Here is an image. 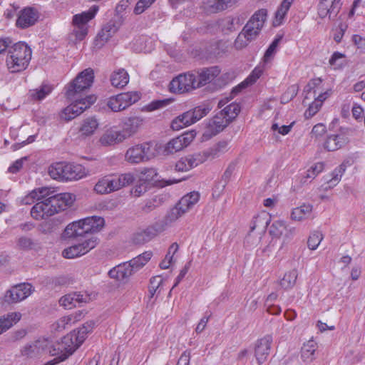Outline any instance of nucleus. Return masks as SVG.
I'll list each match as a JSON object with an SVG mask.
<instances>
[{"mask_svg": "<svg viewBox=\"0 0 365 365\" xmlns=\"http://www.w3.org/2000/svg\"><path fill=\"white\" fill-rule=\"evenodd\" d=\"M267 14V10L262 9L252 16L235 41L237 49L245 48L257 38L266 21Z\"/></svg>", "mask_w": 365, "mask_h": 365, "instance_id": "nucleus-1", "label": "nucleus"}, {"mask_svg": "<svg viewBox=\"0 0 365 365\" xmlns=\"http://www.w3.org/2000/svg\"><path fill=\"white\" fill-rule=\"evenodd\" d=\"M31 48L23 42L14 44L8 50L6 63L11 73H18L24 71L31 59Z\"/></svg>", "mask_w": 365, "mask_h": 365, "instance_id": "nucleus-2", "label": "nucleus"}, {"mask_svg": "<svg viewBox=\"0 0 365 365\" xmlns=\"http://www.w3.org/2000/svg\"><path fill=\"white\" fill-rule=\"evenodd\" d=\"M105 220L99 216H91L68 224L63 232L65 237H83L98 232L104 227Z\"/></svg>", "mask_w": 365, "mask_h": 365, "instance_id": "nucleus-3", "label": "nucleus"}, {"mask_svg": "<svg viewBox=\"0 0 365 365\" xmlns=\"http://www.w3.org/2000/svg\"><path fill=\"white\" fill-rule=\"evenodd\" d=\"M134 180L135 177L131 173L108 175L98 180L94 186V190L98 194H108L130 185Z\"/></svg>", "mask_w": 365, "mask_h": 365, "instance_id": "nucleus-4", "label": "nucleus"}, {"mask_svg": "<svg viewBox=\"0 0 365 365\" xmlns=\"http://www.w3.org/2000/svg\"><path fill=\"white\" fill-rule=\"evenodd\" d=\"M210 110L211 108L207 105L197 106L174 118L171 122V128L174 130H179L189 126L207 115Z\"/></svg>", "mask_w": 365, "mask_h": 365, "instance_id": "nucleus-5", "label": "nucleus"}, {"mask_svg": "<svg viewBox=\"0 0 365 365\" xmlns=\"http://www.w3.org/2000/svg\"><path fill=\"white\" fill-rule=\"evenodd\" d=\"M98 11V6H92L86 11L76 14L73 16L72 24L73 30L72 35L76 37V42L82 41L88 34V23L92 20Z\"/></svg>", "mask_w": 365, "mask_h": 365, "instance_id": "nucleus-6", "label": "nucleus"}, {"mask_svg": "<svg viewBox=\"0 0 365 365\" xmlns=\"http://www.w3.org/2000/svg\"><path fill=\"white\" fill-rule=\"evenodd\" d=\"M93 78L94 73L91 68H87L81 72L67 86L66 92L67 98L73 99L75 96H81V93L91 86Z\"/></svg>", "mask_w": 365, "mask_h": 365, "instance_id": "nucleus-7", "label": "nucleus"}, {"mask_svg": "<svg viewBox=\"0 0 365 365\" xmlns=\"http://www.w3.org/2000/svg\"><path fill=\"white\" fill-rule=\"evenodd\" d=\"M155 153L150 143L138 144L128 148L125 155V159L131 164H138L147 161L153 158Z\"/></svg>", "mask_w": 365, "mask_h": 365, "instance_id": "nucleus-8", "label": "nucleus"}, {"mask_svg": "<svg viewBox=\"0 0 365 365\" xmlns=\"http://www.w3.org/2000/svg\"><path fill=\"white\" fill-rule=\"evenodd\" d=\"M199 88L197 77L192 73L180 74L169 84V90L174 93H184Z\"/></svg>", "mask_w": 365, "mask_h": 365, "instance_id": "nucleus-9", "label": "nucleus"}, {"mask_svg": "<svg viewBox=\"0 0 365 365\" xmlns=\"http://www.w3.org/2000/svg\"><path fill=\"white\" fill-rule=\"evenodd\" d=\"M296 233V228L289 226L284 220H276L269 228V235L272 237L282 238L280 249L288 245Z\"/></svg>", "mask_w": 365, "mask_h": 365, "instance_id": "nucleus-10", "label": "nucleus"}, {"mask_svg": "<svg viewBox=\"0 0 365 365\" xmlns=\"http://www.w3.org/2000/svg\"><path fill=\"white\" fill-rule=\"evenodd\" d=\"M353 132V129L348 127H341L337 133L327 135L324 148L327 151H336L339 150L349 143L348 135Z\"/></svg>", "mask_w": 365, "mask_h": 365, "instance_id": "nucleus-11", "label": "nucleus"}, {"mask_svg": "<svg viewBox=\"0 0 365 365\" xmlns=\"http://www.w3.org/2000/svg\"><path fill=\"white\" fill-rule=\"evenodd\" d=\"M34 291V287L29 283L16 284L6 291L5 302L9 304L18 303L26 299Z\"/></svg>", "mask_w": 365, "mask_h": 365, "instance_id": "nucleus-12", "label": "nucleus"}, {"mask_svg": "<svg viewBox=\"0 0 365 365\" xmlns=\"http://www.w3.org/2000/svg\"><path fill=\"white\" fill-rule=\"evenodd\" d=\"M195 136L196 132L195 130L185 132L183 134L170 140L165 145L164 151L167 154L174 153L180 151L189 145L195 139Z\"/></svg>", "mask_w": 365, "mask_h": 365, "instance_id": "nucleus-13", "label": "nucleus"}, {"mask_svg": "<svg viewBox=\"0 0 365 365\" xmlns=\"http://www.w3.org/2000/svg\"><path fill=\"white\" fill-rule=\"evenodd\" d=\"M50 197L48 196L45 200L36 202L31 210L32 217L36 220H43L56 214V210L53 204L49 202Z\"/></svg>", "mask_w": 365, "mask_h": 365, "instance_id": "nucleus-14", "label": "nucleus"}, {"mask_svg": "<svg viewBox=\"0 0 365 365\" xmlns=\"http://www.w3.org/2000/svg\"><path fill=\"white\" fill-rule=\"evenodd\" d=\"M144 118L140 116H130L125 118L122 122V130H120L123 140L130 138L135 135L142 127Z\"/></svg>", "mask_w": 365, "mask_h": 365, "instance_id": "nucleus-15", "label": "nucleus"}, {"mask_svg": "<svg viewBox=\"0 0 365 365\" xmlns=\"http://www.w3.org/2000/svg\"><path fill=\"white\" fill-rule=\"evenodd\" d=\"M81 345L76 340L75 333L71 331L62 338L61 342L56 345L54 350L58 351L63 359L72 354Z\"/></svg>", "mask_w": 365, "mask_h": 365, "instance_id": "nucleus-16", "label": "nucleus"}, {"mask_svg": "<svg viewBox=\"0 0 365 365\" xmlns=\"http://www.w3.org/2000/svg\"><path fill=\"white\" fill-rule=\"evenodd\" d=\"M272 341L273 339L271 335H266L257 341L255 347V356L259 364L267 360L270 353Z\"/></svg>", "mask_w": 365, "mask_h": 365, "instance_id": "nucleus-17", "label": "nucleus"}, {"mask_svg": "<svg viewBox=\"0 0 365 365\" xmlns=\"http://www.w3.org/2000/svg\"><path fill=\"white\" fill-rule=\"evenodd\" d=\"M50 201L53 204L56 213L71 207L75 200V196L69 192H63L49 195Z\"/></svg>", "mask_w": 365, "mask_h": 365, "instance_id": "nucleus-18", "label": "nucleus"}, {"mask_svg": "<svg viewBox=\"0 0 365 365\" xmlns=\"http://www.w3.org/2000/svg\"><path fill=\"white\" fill-rule=\"evenodd\" d=\"M38 18L37 11L31 7L22 9L16 20V26L21 29H26L35 24Z\"/></svg>", "mask_w": 365, "mask_h": 365, "instance_id": "nucleus-19", "label": "nucleus"}, {"mask_svg": "<svg viewBox=\"0 0 365 365\" xmlns=\"http://www.w3.org/2000/svg\"><path fill=\"white\" fill-rule=\"evenodd\" d=\"M341 0H321L318 5V14L321 18L336 16L341 9Z\"/></svg>", "mask_w": 365, "mask_h": 365, "instance_id": "nucleus-20", "label": "nucleus"}, {"mask_svg": "<svg viewBox=\"0 0 365 365\" xmlns=\"http://www.w3.org/2000/svg\"><path fill=\"white\" fill-rule=\"evenodd\" d=\"M229 150L228 142L220 141L212 147L200 153L202 163L220 158Z\"/></svg>", "mask_w": 365, "mask_h": 365, "instance_id": "nucleus-21", "label": "nucleus"}, {"mask_svg": "<svg viewBox=\"0 0 365 365\" xmlns=\"http://www.w3.org/2000/svg\"><path fill=\"white\" fill-rule=\"evenodd\" d=\"M99 123L94 117L83 119L78 128L79 138L86 140L93 136L98 129Z\"/></svg>", "mask_w": 365, "mask_h": 365, "instance_id": "nucleus-22", "label": "nucleus"}, {"mask_svg": "<svg viewBox=\"0 0 365 365\" xmlns=\"http://www.w3.org/2000/svg\"><path fill=\"white\" fill-rule=\"evenodd\" d=\"M54 190L49 187H41L33 190L27 195L22 198L21 202L24 205H31L34 202H40L51 194L54 193Z\"/></svg>", "mask_w": 365, "mask_h": 365, "instance_id": "nucleus-23", "label": "nucleus"}, {"mask_svg": "<svg viewBox=\"0 0 365 365\" xmlns=\"http://www.w3.org/2000/svg\"><path fill=\"white\" fill-rule=\"evenodd\" d=\"M86 175V169L81 165L64 163L63 181L78 180Z\"/></svg>", "mask_w": 365, "mask_h": 365, "instance_id": "nucleus-24", "label": "nucleus"}, {"mask_svg": "<svg viewBox=\"0 0 365 365\" xmlns=\"http://www.w3.org/2000/svg\"><path fill=\"white\" fill-rule=\"evenodd\" d=\"M200 153L180 158L175 164V170L186 172L202 163Z\"/></svg>", "mask_w": 365, "mask_h": 365, "instance_id": "nucleus-25", "label": "nucleus"}, {"mask_svg": "<svg viewBox=\"0 0 365 365\" xmlns=\"http://www.w3.org/2000/svg\"><path fill=\"white\" fill-rule=\"evenodd\" d=\"M73 102L69 105L73 107L78 116L81 115L85 110L88 108L96 101V97L94 96H87L82 98L81 95L75 96V98L70 99Z\"/></svg>", "mask_w": 365, "mask_h": 365, "instance_id": "nucleus-26", "label": "nucleus"}, {"mask_svg": "<svg viewBox=\"0 0 365 365\" xmlns=\"http://www.w3.org/2000/svg\"><path fill=\"white\" fill-rule=\"evenodd\" d=\"M124 141L120 130L113 128L106 130L99 138V143L103 146H110Z\"/></svg>", "mask_w": 365, "mask_h": 365, "instance_id": "nucleus-27", "label": "nucleus"}, {"mask_svg": "<svg viewBox=\"0 0 365 365\" xmlns=\"http://www.w3.org/2000/svg\"><path fill=\"white\" fill-rule=\"evenodd\" d=\"M133 272V268L131 267L128 262H126L111 269L108 274L110 278L123 280L131 276Z\"/></svg>", "mask_w": 365, "mask_h": 365, "instance_id": "nucleus-28", "label": "nucleus"}, {"mask_svg": "<svg viewBox=\"0 0 365 365\" xmlns=\"http://www.w3.org/2000/svg\"><path fill=\"white\" fill-rule=\"evenodd\" d=\"M270 222V216L267 212H261L255 216L250 223L251 232L257 230L256 232L263 235Z\"/></svg>", "mask_w": 365, "mask_h": 365, "instance_id": "nucleus-29", "label": "nucleus"}, {"mask_svg": "<svg viewBox=\"0 0 365 365\" xmlns=\"http://www.w3.org/2000/svg\"><path fill=\"white\" fill-rule=\"evenodd\" d=\"M164 230L165 227L161 222L157 223L155 226L148 227L138 232L135 236V241L139 243L147 242Z\"/></svg>", "mask_w": 365, "mask_h": 365, "instance_id": "nucleus-30", "label": "nucleus"}, {"mask_svg": "<svg viewBox=\"0 0 365 365\" xmlns=\"http://www.w3.org/2000/svg\"><path fill=\"white\" fill-rule=\"evenodd\" d=\"M21 318L20 312H10L0 317V334L9 329Z\"/></svg>", "mask_w": 365, "mask_h": 365, "instance_id": "nucleus-31", "label": "nucleus"}, {"mask_svg": "<svg viewBox=\"0 0 365 365\" xmlns=\"http://www.w3.org/2000/svg\"><path fill=\"white\" fill-rule=\"evenodd\" d=\"M83 302H86L83 295L76 292L66 294L59 299L60 305L68 309H71Z\"/></svg>", "mask_w": 365, "mask_h": 365, "instance_id": "nucleus-32", "label": "nucleus"}, {"mask_svg": "<svg viewBox=\"0 0 365 365\" xmlns=\"http://www.w3.org/2000/svg\"><path fill=\"white\" fill-rule=\"evenodd\" d=\"M200 193L196 191L190 192L184 195L178 202L179 209H182L185 213L188 212L200 200Z\"/></svg>", "mask_w": 365, "mask_h": 365, "instance_id": "nucleus-33", "label": "nucleus"}, {"mask_svg": "<svg viewBox=\"0 0 365 365\" xmlns=\"http://www.w3.org/2000/svg\"><path fill=\"white\" fill-rule=\"evenodd\" d=\"M245 19L241 15L227 16L221 21L220 26L224 31H235L243 24Z\"/></svg>", "mask_w": 365, "mask_h": 365, "instance_id": "nucleus-34", "label": "nucleus"}, {"mask_svg": "<svg viewBox=\"0 0 365 365\" xmlns=\"http://www.w3.org/2000/svg\"><path fill=\"white\" fill-rule=\"evenodd\" d=\"M313 207L310 204H303L294 208L291 213V219L294 221H302L308 219L312 212Z\"/></svg>", "mask_w": 365, "mask_h": 365, "instance_id": "nucleus-35", "label": "nucleus"}, {"mask_svg": "<svg viewBox=\"0 0 365 365\" xmlns=\"http://www.w3.org/2000/svg\"><path fill=\"white\" fill-rule=\"evenodd\" d=\"M120 22L110 20L101 29L98 34V38L102 41H107L118 30Z\"/></svg>", "mask_w": 365, "mask_h": 365, "instance_id": "nucleus-36", "label": "nucleus"}, {"mask_svg": "<svg viewBox=\"0 0 365 365\" xmlns=\"http://www.w3.org/2000/svg\"><path fill=\"white\" fill-rule=\"evenodd\" d=\"M79 314H71L65 316L58 319L53 325L52 327L55 331H61L66 329L70 328L73 324L79 320Z\"/></svg>", "mask_w": 365, "mask_h": 365, "instance_id": "nucleus-37", "label": "nucleus"}, {"mask_svg": "<svg viewBox=\"0 0 365 365\" xmlns=\"http://www.w3.org/2000/svg\"><path fill=\"white\" fill-rule=\"evenodd\" d=\"M220 73V70L217 66L210 67L202 71L198 76V81L197 84H199V87L206 85L210 83L215 77H217Z\"/></svg>", "mask_w": 365, "mask_h": 365, "instance_id": "nucleus-38", "label": "nucleus"}, {"mask_svg": "<svg viewBox=\"0 0 365 365\" xmlns=\"http://www.w3.org/2000/svg\"><path fill=\"white\" fill-rule=\"evenodd\" d=\"M110 80L113 86L122 88L128 83L129 76L125 70L119 69L111 74Z\"/></svg>", "mask_w": 365, "mask_h": 365, "instance_id": "nucleus-39", "label": "nucleus"}, {"mask_svg": "<svg viewBox=\"0 0 365 365\" xmlns=\"http://www.w3.org/2000/svg\"><path fill=\"white\" fill-rule=\"evenodd\" d=\"M317 347V343L314 340H309L303 344L301 349V357L304 362L309 363L314 359Z\"/></svg>", "mask_w": 365, "mask_h": 365, "instance_id": "nucleus-40", "label": "nucleus"}, {"mask_svg": "<svg viewBox=\"0 0 365 365\" xmlns=\"http://www.w3.org/2000/svg\"><path fill=\"white\" fill-rule=\"evenodd\" d=\"M262 74V70L259 68H255L252 71L250 75L243 82H242L237 87H235L232 89V94L236 95L242 88H245L250 85H252L261 76Z\"/></svg>", "mask_w": 365, "mask_h": 365, "instance_id": "nucleus-41", "label": "nucleus"}, {"mask_svg": "<svg viewBox=\"0 0 365 365\" xmlns=\"http://www.w3.org/2000/svg\"><path fill=\"white\" fill-rule=\"evenodd\" d=\"M94 327L95 322L93 321H88L83 324L77 331H73V333H75L76 340L80 345L85 341L87 334L93 331Z\"/></svg>", "mask_w": 365, "mask_h": 365, "instance_id": "nucleus-42", "label": "nucleus"}, {"mask_svg": "<svg viewBox=\"0 0 365 365\" xmlns=\"http://www.w3.org/2000/svg\"><path fill=\"white\" fill-rule=\"evenodd\" d=\"M120 100L121 105L124 108L130 107L140 99V93L137 91H130L118 94Z\"/></svg>", "mask_w": 365, "mask_h": 365, "instance_id": "nucleus-43", "label": "nucleus"}, {"mask_svg": "<svg viewBox=\"0 0 365 365\" xmlns=\"http://www.w3.org/2000/svg\"><path fill=\"white\" fill-rule=\"evenodd\" d=\"M153 253L150 251H146L136 257H134L128 262L130 263L133 271L138 270L143 267L152 257Z\"/></svg>", "mask_w": 365, "mask_h": 365, "instance_id": "nucleus-44", "label": "nucleus"}, {"mask_svg": "<svg viewBox=\"0 0 365 365\" xmlns=\"http://www.w3.org/2000/svg\"><path fill=\"white\" fill-rule=\"evenodd\" d=\"M346 166L341 164L336 167L331 173V178L327 181V186L325 189L331 188L336 186L341 180L342 175L345 173Z\"/></svg>", "mask_w": 365, "mask_h": 365, "instance_id": "nucleus-45", "label": "nucleus"}, {"mask_svg": "<svg viewBox=\"0 0 365 365\" xmlns=\"http://www.w3.org/2000/svg\"><path fill=\"white\" fill-rule=\"evenodd\" d=\"M180 206L177 204L173 208L170 210V211L167 214L163 221L161 222L163 227L165 228L167 226L170 225L171 223L178 220L180 217H182L185 212L182 210V209H179Z\"/></svg>", "mask_w": 365, "mask_h": 365, "instance_id": "nucleus-46", "label": "nucleus"}, {"mask_svg": "<svg viewBox=\"0 0 365 365\" xmlns=\"http://www.w3.org/2000/svg\"><path fill=\"white\" fill-rule=\"evenodd\" d=\"M294 0H283L275 13V21L280 24Z\"/></svg>", "mask_w": 365, "mask_h": 365, "instance_id": "nucleus-47", "label": "nucleus"}, {"mask_svg": "<svg viewBox=\"0 0 365 365\" xmlns=\"http://www.w3.org/2000/svg\"><path fill=\"white\" fill-rule=\"evenodd\" d=\"M53 88L47 84L42 85L39 88L30 91V95L32 99L41 101L51 93Z\"/></svg>", "mask_w": 365, "mask_h": 365, "instance_id": "nucleus-48", "label": "nucleus"}, {"mask_svg": "<svg viewBox=\"0 0 365 365\" xmlns=\"http://www.w3.org/2000/svg\"><path fill=\"white\" fill-rule=\"evenodd\" d=\"M297 272L293 269L287 272L280 280V286L285 289L292 288L296 283Z\"/></svg>", "mask_w": 365, "mask_h": 365, "instance_id": "nucleus-49", "label": "nucleus"}, {"mask_svg": "<svg viewBox=\"0 0 365 365\" xmlns=\"http://www.w3.org/2000/svg\"><path fill=\"white\" fill-rule=\"evenodd\" d=\"M64 163H56L49 166L48 174L54 180L63 181Z\"/></svg>", "mask_w": 365, "mask_h": 365, "instance_id": "nucleus-50", "label": "nucleus"}, {"mask_svg": "<svg viewBox=\"0 0 365 365\" xmlns=\"http://www.w3.org/2000/svg\"><path fill=\"white\" fill-rule=\"evenodd\" d=\"M202 7L208 14H216L222 11L220 0H203Z\"/></svg>", "mask_w": 365, "mask_h": 365, "instance_id": "nucleus-51", "label": "nucleus"}, {"mask_svg": "<svg viewBox=\"0 0 365 365\" xmlns=\"http://www.w3.org/2000/svg\"><path fill=\"white\" fill-rule=\"evenodd\" d=\"M240 111V107L239 104L236 103H231L225 107L220 112L225 116V118L232 121L237 116Z\"/></svg>", "mask_w": 365, "mask_h": 365, "instance_id": "nucleus-52", "label": "nucleus"}, {"mask_svg": "<svg viewBox=\"0 0 365 365\" xmlns=\"http://www.w3.org/2000/svg\"><path fill=\"white\" fill-rule=\"evenodd\" d=\"M18 246L24 250H37L40 248V244L28 237H21L18 240Z\"/></svg>", "mask_w": 365, "mask_h": 365, "instance_id": "nucleus-53", "label": "nucleus"}, {"mask_svg": "<svg viewBox=\"0 0 365 365\" xmlns=\"http://www.w3.org/2000/svg\"><path fill=\"white\" fill-rule=\"evenodd\" d=\"M231 121L225 118L221 112L217 113L210 121L209 125L215 126L217 131L223 130Z\"/></svg>", "mask_w": 365, "mask_h": 365, "instance_id": "nucleus-54", "label": "nucleus"}, {"mask_svg": "<svg viewBox=\"0 0 365 365\" xmlns=\"http://www.w3.org/2000/svg\"><path fill=\"white\" fill-rule=\"evenodd\" d=\"M63 257L67 259H73L83 255L81 246L78 244L72 245L63 250L62 252Z\"/></svg>", "mask_w": 365, "mask_h": 365, "instance_id": "nucleus-55", "label": "nucleus"}, {"mask_svg": "<svg viewBox=\"0 0 365 365\" xmlns=\"http://www.w3.org/2000/svg\"><path fill=\"white\" fill-rule=\"evenodd\" d=\"M98 243V239L96 236H91L86 238L81 242L78 243L82 250L83 255L88 253L90 250L96 247Z\"/></svg>", "mask_w": 365, "mask_h": 365, "instance_id": "nucleus-56", "label": "nucleus"}, {"mask_svg": "<svg viewBox=\"0 0 365 365\" xmlns=\"http://www.w3.org/2000/svg\"><path fill=\"white\" fill-rule=\"evenodd\" d=\"M280 38H275L269 45L263 57V61L264 63H268L273 58L277 52V48L280 42Z\"/></svg>", "mask_w": 365, "mask_h": 365, "instance_id": "nucleus-57", "label": "nucleus"}, {"mask_svg": "<svg viewBox=\"0 0 365 365\" xmlns=\"http://www.w3.org/2000/svg\"><path fill=\"white\" fill-rule=\"evenodd\" d=\"M322 239H323V235L321 232H317V231L314 232L313 233H312L310 235V236L308 238V241H307L308 247L312 250H316L318 247V246L320 244Z\"/></svg>", "mask_w": 365, "mask_h": 365, "instance_id": "nucleus-58", "label": "nucleus"}, {"mask_svg": "<svg viewBox=\"0 0 365 365\" xmlns=\"http://www.w3.org/2000/svg\"><path fill=\"white\" fill-rule=\"evenodd\" d=\"M157 175L158 173L155 169L145 168L140 173V180L144 182L156 180L155 178Z\"/></svg>", "mask_w": 365, "mask_h": 365, "instance_id": "nucleus-59", "label": "nucleus"}, {"mask_svg": "<svg viewBox=\"0 0 365 365\" xmlns=\"http://www.w3.org/2000/svg\"><path fill=\"white\" fill-rule=\"evenodd\" d=\"M324 168V163L319 162L313 165L307 171L305 178H314L319 173L322 172Z\"/></svg>", "mask_w": 365, "mask_h": 365, "instance_id": "nucleus-60", "label": "nucleus"}, {"mask_svg": "<svg viewBox=\"0 0 365 365\" xmlns=\"http://www.w3.org/2000/svg\"><path fill=\"white\" fill-rule=\"evenodd\" d=\"M107 106L109 108H110L111 110L114 112H118L125 110L123 106L121 105L120 100L118 95L110 98L108 101Z\"/></svg>", "mask_w": 365, "mask_h": 365, "instance_id": "nucleus-61", "label": "nucleus"}, {"mask_svg": "<svg viewBox=\"0 0 365 365\" xmlns=\"http://www.w3.org/2000/svg\"><path fill=\"white\" fill-rule=\"evenodd\" d=\"M262 235L258 232H250L246 236L245 243L250 247L256 246L260 242Z\"/></svg>", "mask_w": 365, "mask_h": 365, "instance_id": "nucleus-62", "label": "nucleus"}, {"mask_svg": "<svg viewBox=\"0 0 365 365\" xmlns=\"http://www.w3.org/2000/svg\"><path fill=\"white\" fill-rule=\"evenodd\" d=\"M155 1V0H139L134 8V13L135 14H142L147 9H148Z\"/></svg>", "mask_w": 365, "mask_h": 365, "instance_id": "nucleus-63", "label": "nucleus"}, {"mask_svg": "<svg viewBox=\"0 0 365 365\" xmlns=\"http://www.w3.org/2000/svg\"><path fill=\"white\" fill-rule=\"evenodd\" d=\"M163 283V279L160 276H155L150 279L149 285V293L150 297H153L157 290Z\"/></svg>", "mask_w": 365, "mask_h": 365, "instance_id": "nucleus-64", "label": "nucleus"}]
</instances>
